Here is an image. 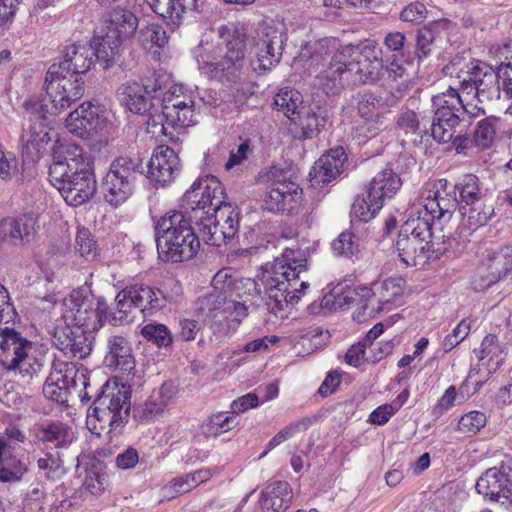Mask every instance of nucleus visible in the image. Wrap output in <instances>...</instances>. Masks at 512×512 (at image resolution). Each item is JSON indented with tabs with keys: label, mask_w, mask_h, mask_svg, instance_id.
<instances>
[{
	"label": "nucleus",
	"mask_w": 512,
	"mask_h": 512,
	"mask_svg": "<svg viewBox=\"0 0 512 512\" xmlns=\"http://www.w3.org/2000/svg\"><path fill=\"white\" fill-rule=\"evenodd\" d=\"M48 176L50 183L70 206L84 204L97 191L91 160L83 148L73 143L53 148Z\"/></svg>",
	"instance_id": "1"
},
{
	"label": "nucleus",
	"mask_w": 512,
	"mask_h": 512,
	"mask_svg": "<svg viewBox=\"0 0 512 512\" xmlns=\"http://www.w3.org/2000/svg\"><path fill=\"white\" fill-rule=\"evenodd\" d=\"M218 36L220 42L217 46L201 42L194 50L198 66L205 72L207 67H213L215 76L235 81L245 67L248 47L253 42L239 23L228 22L221 25Z\"/></svg>",
	"instance_id": "2"
},
{
	"label": "nucleus",
	"mask_w": 512,
	"mask_h": 512,
	"mask_svg": "<svg viewBox=\"0 0 512 512\" xmlns=\"http://www.w3.org/2000/svg\"><path fill=\"white\" fill-rule=\"evenodd\" d=\"M306 272L307 259L300 249L287 248L274 260L265 279V305L270 313L282 318L285 307L299 301L302 291L309 287V283L301 279V274Z\"/></svg>",
	"instance_id": "3"
},
{
	"label": "nucleus",
	"mask_w": 512,
	"mask_h": 512,
	"mask_svg": "<svg viewBox=\"0 0 512 512\" xmlns=\"http://www.w3.org/2000/svg\"><path fill=\"white\" fill-rule=\"evenodd\" d=\"M187 211H169L154 220V237L159 258L164 262L182 263L199 252L200 239Z\"/></svg>",
	"instance_id": "4"
},
{
	"label": "nucleus",
	"mask_w": 512,
	"mask_h": 512,
	"mask_svg": "<svg viewBox=\"0 0 512 512\" xmlns=\"http://www.w3.org/2000/svg\"><path fill=\"white\" fill-rule=\"evenodd\" d=\"M131 393L124 385L106 382L96 395L89 417L95 418L101 429L111 436L121 434L128 423Z\"/></svg>",
	"instance_id": "5"
},
{
	"label": "nucleus",
	"mask_w": 512,
	"mask_h": 512,
	"mask_svg": "<svg viewBox=\"0 0 512 512\" xmlns=\"http://www.w3.org/2000/svg\"><path fill=\"white\" fill-rule=\"evenodd\" d=\"M402 290L403 279L390 277L373 283L372 287L359 285L349 288L343 292V301L339 299L338 303L340 306L356 305L357 310L353 313V318L358 322H364L382 310L381 305L388 304L399 297Z\"/></svg>",
	"instance_id": "6"
},
{
	"label": "nucleus",
	"mask_w": 512,
	"mask_h": 512,
	"mask_svg": "<svg viewBox=\"0 0 512 512\" xmlns=\"http://www.w3.org/2000/svg\"><path fill=\"white\" fill-rule=\"evenodd\" d=\"M196 123L194 101L184 95L182 87L175 86L167 91L161 100V112L150 113L147 124L153 134L161 133L173 137L178 129L189 127Z\"/></svg>",
	"instance_id": "7"
},
{
	"label": "nucleus",
	"mask_w": 512,
	"mask_h": 512,
	"mask_svg": "<svg viewBox=\"0 0 512 512\" xmlns=\"http://www.w3.org/2000/svg\"><path fill=\"white\" fill-rule=\"evenodd\" d=\"M460 213L467 217L470 229L486 225L495 214L494 200L483 188V183L474 174H465L454 184Z\"/></svg>",
	"instance_id": "8"
},
{
	"label": "nucleus",
	"mask_w": 512,
	"mask_h": 512,
	"mask_svg": "<svg viewBox=\"0 0 512 512\" xmlns=\"http://www.w3.org/2000/svg\"><path fill=\"white\" fill-rule=\"evenodd\" d=\"M138 24L137 16L121 5L108 12L103 27L94 35V42L102 45L101 57L115 59L122 45L134 36Z\"/></svg>",
	"instance_id": "9"
},
{
	"label": "nucleus",
	"mask_w": 512,
	"mask_h": 512,
	"mask_svg": "<svg viewBox=\"0 0 512 512\" xmlns=\"http://www.w3.org/2000/svg\"><path fill=\"white\" fill-rule=\"evenodd\" d=\"M24 106L28 118L22 125L19 141L23 157L35 165L50 142L48 125L45 122L50 110L43 101L28 100Z\"/></svg>",
	"instance_id": "10"
},
{
	"label": "nucleus",
	"mask_w": 512,
	"mask_h": 512,
	"mask_svg": "<svg viewBox=\"0 0 512 512\" xmlns=\"http://www.w3.org/2000/svg\"><path fill=\"white\" fill-rule=\"evenodd\" d=\"M311 65L319 70L316 81L320 89L326 94H338L349 80L350 69L343 53H331L325 46V41L314 44L310 56Z\"/></svg>",
	"instance_id": "11"
},
{
	"label": "nucleus",
	"mask_w": 512,
	"mask_h": 512,
	"mask_svg": "<svg viewBox=\"0 0 512 512\" xmlns=\"http://www.w3.org/2000/svg\"><path fill=\"white\" fill-rule=\"evenodd\" d=\"M60 69H62L61 66H50L45 75L46 96L40 101L48 104L50 115L67 109L81 99L85 92L83 79L71 77Z\"/></svg>",
	"instance_id": "12"
},
{
	"label": "nucleus",
	"mask_w": 512,
	"mask_h": 512,
	"mask_svg": "<svg viewBox=\"0 0 512 512\" xmlns=\"http://www.w3.org/2000/svg\"><path fill=\"white\" fill-rule=\"evenodd\" d=\"M66 318L72 325L85 328L95 333L104 323L112 319L115 313H109V306L103 297L95 298L92 294L73 292L65 299Z\"/></svg>",
	"instance_id": "13"
},
{
	"label": "nucleus",
	"mask_w": 512,
	"mask_h": 512,
	"mask_svg": "<svg viewBox=\"0 0 512 512\" xmlns=\"http://www.w3.org/2000/svg\"><path fill=\"white\" fill-rule=\"evenodd\" d=\"M165 305L166 298L162 290L145 284L128 285L115 297V309L119 316L113 315L110 322L115 325L118 320L125 319L133 308L139 309L146 317Z\"/></svg>",
	"instance_id": "14"
},
{
	"label": "nucleus",
	"mask_w": 512,
	"mask_h": 512,
	"mask_svg": "<svg viewBox=\"0 0 512 512\" xmlns=\"http://www.w3.org/2000/svg\"><path fill=\"white\" fill-rule=\"evenodd\" d=\"M187 202L191 205L192 220L201 216H214L220 210L231 206L225 201V192L220 182L214 177L196 180L191 188L185 193Z\"/></svg>",
	"instance_id": "15"
},
{
	"label": "nucleus",
	"mask_w": 512,
	"mask_h": 512,
	"mask_svg": "<svg viewBox=\"0 0 512 512\" xmlns=\"http://www.w3.org/2000/svg\"><path fill=\"white\" fill-rule=\"evenodd\" d=\"M459 79V90L472 95L479 103H490L500 98V76L485 63H476Z\"/></svg>",
	"instance_id": "16"
},
{
	"label": "nucleus",
	"mask_w": 512,
	"mask_h": 512,
	"mask_svg": "<svg viewBox=\"0 0 512 512\" xmlns=\"http://www.w3.org/2000/svg\"><path fill=\"white\" fill-rule=\"evenodd\" d=\"M203 241L212 246L220 247L234 240L239 229V212L232 206L214 216H201L194 221Z\"/></svg>",
	"instance_id": "17"
},
{
	"label": "nucleus",
	"mask_w": 512,
	"mask_h": 512,
	"mask_svg": "<svg viewBox=\"0 0 512 512\" xmlns=\"http://www.w3.org/2000/svg\"><path fill=\"white\" fill-rule=\"evenodd\" d=\"M477 492L491 502L512 506V459L485 470L478 478Z\"/></svg>",
	"instance_id": "18"
},
{
	"label": "nucleus",
	"mask_w": 512,
	"mask_h": 512,
	"mask_svg": "<svg viewBox=\"0 0 512 512\" xmlns=\"http://www.w3.org/2000/svg\"><path fill=\"white\" fill-rule=\"evenodd\" d=\"M512 268V248L509 246L499 249H485L480 264L473 278L475 290H485L498 282Z\"/></svg>",
	"instance_id": "19"
},
{
	"label": "nucleus",
	"mask_w": 512,
	"mask_h": 512,
	"mask_svg": "<svg viewBox=\"0 0 512 512\" xmlns=\"http://www.w3.org/2000/svg\"><path fill=\"white\" fill-rule=\"evenodd\" d=\"M287 40L285 33L276 28H265L252 39L256 59L251 61V68L257 74L270 71L281 60L283 45Z\"/></svg>",
	"instance_id": "20"
},
{
	"label": "nucleus",
	"mask_w": 512,
	"mask_h": 512,
	"mask_svg": "<svg viewBox=\"0 0 512 512\" xmlns=\"http://www.w3.org/2000/svg\"><path fill=\"white\" fill-rule=\"evenodd\" d=\"M1 363L8 371H19L23 376H31V364L27 362L32 343L23 338L14 328L0 329Z\"/></svg>",
	"instance_id": "21"
},
{
	"label": "nucleus",
	"mask_w": 512,
	"mask_h": 512,
	"mask_svg": "<svg viewBox=\"0 0 512 512\" xmlns=\"http://www.w3.org/2000/svg\"><path fill=\"white\" fill-rule=\"evenodd\" d=\"M93 44L94 46L87 44H72L67 46L63 61L54 63L51 66H61L63 72L78 79H83V75L94 65L95 58L105 64L104 68L109 67L114 61V58L101 57L100 49H102V45L94 41Z\"/></svg>",
	"instance_id": "22"
},
{
	"label": "nucleus",
	"mask_w": 512,
	"mask_h": 512,
	"mask_svg": "<svg viewBox=\"0 0 512 512\" xmlns=\"http://www.w3.org/2000/svg\"><path fill=\"white\" fill-rule=\"evenodd\" d=\"M347 154L341 146L331 148L311 167L309 182L313 188H324L339 178L347 166Z\"/></svg>",
	"instance_id": "23"
},
{
	"label": "nucleus",
	"mask_w": 512,
	"mask_h": 512,
	"mask_svg": "<svg viewBox=\"0 0 512 512\" xmlns=\"http://www.w3.org/2000/svg\"><path fill=\"white\" fill-rule=\"evenodd\" d=\"M94 332L74 325L59 326L53 335L54 345L65 355L86 358L92 351Z\"/></svg>",
	"instance_id": "24"
},
{
	"label": "nucleus",
	"mask_w": 512,
	"mask_h": 512,
	"mask_svg": "<svg viewBox=\"0 0 512 512\" xmlns=\"http://www.w3.org/2000/svg\"><path fill=\"white\" fill-rule=\"evenodd\" d=\"M147 177L155 187L171 183L180 170V160L175 151L168 146H159L153 153L148 165Z\"/></svg>",
	"instance_id": "25"
},
{
	"label": "nucleus",
	"mask_w": 512,
	"mask_h": 512,
	"mask_svg": "<svg viewBox=\"0 0 512 512\" xmlns=\"http://www.w3.org/2000/svg\"><path fill=\"white\" fill-rule=\"evenodd\" d=\"M300 193L294 183H272L263 199V209L272 213L291 214L298 206Z\"/></svg>",
	"instance_id": "26"
},
{
	"label": "nucleus",
	"mask_w": 512,
	"mask_h": 512,
	"mask_svg": "<svg viewBox=\"0 0 512 512\" xmlns=\"http://www.w3.org/2000/svg\"><path fill=\"white\" fill-rule=\"evenodd\" d=\"M437 220L443 218L450 219L452 214L458 209L460 211V202L453 184L448 183L446 179H440L437 189L433 195L429 194L423 205Z\"/></svg>",
	"instance_id": "27"
},
{
	"label": "nucleus",
	"mask_w": 512,
	"mask_h": 512,
	"mask_svg": "<svg viewBox=\"0 0 512 512\" xmlns=\"http://www.w3.org/2000/svg\"><path fill=\"white\" fill-rule=\"evenodd\" d=\"M99 127V107L91 102H83L66 118L68 131L81 139L90 138Z\"/></svg>",
	"instance_id": "28"
},
{
	"label": "nucleus",
	"mask_w": 512,
	"mask_h": 512,
	"mask_svg": "<svg viewBox=\"0 0 512 512\" xmlns=\"http://www.w3.org/2000/svg\"><path fill=\"white\" fill-rule=\"evenodd\" d=\"M148 88L147 84L127 81L118 87L116 95L121 105L130 112L140 115L147 112L150 114L153 103L149 97L150 90Z\"/></svg>",
	"instance_id": "29"
},
{
	"label": "nucleus",
	"mask_w": 512,
	"mask_h": 512,
	"mask_svg": "<svg viewBox=\"0 0 512 512\" xmlns=\"http://www.w3.org/2000/svg\"><path fill=\"white\" fill-rule=\"evenodd\" d=\"M329 119L328 110L319 105H304L296 116L290 117L298 128V138L302 140L316 137L324 128Z\"/></svg>",
	"instance_id": "30"
},
{
	"label": "nucleus",
	"mask_w": 512,
	"mask_h": 512,
	"mask_svg": "<svg viewBox=\"0 0 512 512\" xmlns=\"http://www.w3.org/2000/svg\"><path fill=\"white\" fill-rule=\"evenodd\" d=\"M293 500V492L286 481H273L260 492L259 503L263 512H286Z\"/></svg>",
	"instance_id": "31"
},
{
	"label": "nucleus",
	"mask_w": 512,
	"mask_h": 512,
	"mask_svg": "<svg viewBox=\"0 0 512 512\" xmlns=\"http://www.w3.org/2000/svg\"><path fill=\"white\" fill-rule=\"evenodd\" d=\"M396 248L401 261L409 267L425 264L434 252L430 242L409 235L403 236L401 232L398 234Z\"/></svg>",
	"instance_id": "32"
},
{
	"label": "nucleus",
	"mask_w": 512,
	"mask_h": 512,
	"mask_svg": "<svg viewBox=\"0 0 512 512\" xmlns=\"http://www.w3.org/2000/svg\"><path fill=\"white\" fill-rule=\"evenodd\" d=\"M34 233L35 219L31 215L9 217L0 222V240L15 246L30 242Z\"/></svg>",
	"instance_id": "33"
},
{
	"label": "nucleus",
	"mask_w": 512,
	"mask_h": 512,
	"mask_svg": "<svg viewBox=\"0 0 512 512\" xmlns=\"http://www.w3.org/2000/svg\"><path fill=\"white\" fill-rule=\"evenodd\" d=\"M350 74H356L360 83L373 84L380 80L383 74V60L374 50L367 47L352 61L348 62Z\"/></svg>",
	"instance_id": "34"
},
{
	"label": "nucleus",
	"mask_w": 512,
	"mask_h": 512,
	"mask_svg": "<svg viewBox=\"0 0 512 512\" xmlns=\"http://www.w3.org/2000/svg\"><path fill=\"white\" fill-rule=\"evenodd\" d=\"M461 113H434L431 124V136L441 144L449 143L454 134L461 133L463 128L470 127L469 119Z\"/></svg>",
	"instance_id": "35"
},
{
	"label": "nucleus",
	"mask_w": 512,
	"mask_h": 512,
	"mask_svg": "<svg viewBox=\"0 0 512 512\" xmlns=\"http://www.w3.org/2000/svg\"><path fill=\"white\" fill-rule=\"evenodd\" d=\"M106 355L104 363L107 367L130 372L135 365L132 349L126 338L120 335H111L107 338Z\"/></svg>",
	"instance_id": "36"
},
{
	"label": "nucleus",
	"mask_w": 512,
	"mask_h": 512,
	"mask_svg": "<svg viewBox=\"0 0 512 512\" xmlns=\"http://www.w3.org/2000/svg\"><path fill=\"white\" fill-rule=\"evenodd\" d=\"M402 181L400 176L390 167L384 168L372 178L367 188L368 197L375 199L376 207L382 208L385 199L392 198L400 189Z\"/></svg>",
	"instance_id": "37"
},
{
	"label": "nucleus",
	"mask_w": 512,
	"mask_h": 512,
	"mask_svg": "<svg viewBox=\"0 0 512 512\" xmlns=\"http://www.w3.org/2000/svg\"><path fill=\"white\" fill-rule=\"evenodd\" d=\"M37 175L35 165L29 160H23L21 170H19V161L11 152L0 150V178L4 181L11 180L15 177L16 182L20 185L33 184Z\"/></svg>",
	"instance_id": "38"
},
{
	"label": "nucleus",
	"mask_w": 512,
	"mask_h": 512,
	"mask_svg": "<svg viewBox=\"0 0 512 512\" xmlns=\"http://www.w3.org/2000/svg\"><path fill=\"white\" fill-rule=\"evenodd\" d=\"M28 471V464L14 456L11 446L4 438H0V481L19 482Z\"/></svg>",
	"instance_id": "39"
},
{
	"label": "nucleus",
	"mask_w": 512,
	"mask_h": 512,
	"mask_svg": "<svg viewBox=\"0 0 512 512\" xmlns=\"http://www.w3.org/2000/svg\"><path fill=\"white\" fill-rule=\"evenodd\" d=\"M506 356L507 352L496 335L488 334L483 338L477 357L487 368V378L504 364Z\"/></svg>",
	"instance_id": "40"
},
{
	"label": "nucleus",
	"mask_w": 512,
	"mask_h": 512,
	"mask_svg": "<svg viewBox=\"0 0 512 512\" xmlns=\"http://www.w3.org/2000/svg\"><path fill=\"white\" fill-rule=\"evenodd\" d=\"M35 438L44 443L52 444L56 449H68L72 444L73 435L70 429L61 422H47L35 427Z\"/></svg>",
	"instance_id": "41"
},
{
	"label": "nucleus",
	"mask_w": 512,
	"mask_h": 512,
	"mask_svg": "<svg viewBox=\"0 0 512 512\" xmlns=\"http://www.w3.org/2000/svg\"><path fill=\"white\" fill-rule=\"evenodd\" d=\"M435 220L437 218L423 206V209L419 210L417 215H412L405 221L399 232L403 236L409 235L431 243L432 226Z\"/></svg>",
	"instance_id": "42"
},
{
	"label": "nucleus",
	"mask_w": 512,
	"mask_h": 512,
	"mask_svg": "<svg viewBox=\"0 0 512 512\" xmlns=\"http://www.w3.org/2000/svg\"><path fill=\"white\" fill-rule=\"evenodd\" d=\"M134 187L131 183L118 179L114 174L108 172L100 186L104 200L114 207L126 202L133 194Z\"/></svg>",
	"instance_id": "43"
},
{
	"label": "nucleus",
	"mask_w": 512,
	"mask_h": 512,
	"mask_svg": "<svg viewBox=\"0 0 512 512\" xmlns=\"http://www.w3.org/2000/svg\"><path fill=\"white\" fill-rule=\"evenodd\" d=\"M331 250L336 257L355 261L361 256L363 245L359 236L351 231H344L331 242Z\"/></svg>",
	"instance_id": "44"
},
{
	"label": "nucleus",
	"mask_w": 512,
	"mask_h": 512,
	"mask_svg": "<svg viewBox=\"0 0 512 512\" xmlns=\"http://www.w3.org/2000/svg\"><path fill=\"white\" fill-rule=\"evenodd\" d=\"M143 172L142 161L139 157L120 156L114 159L108 173L114 174L135 186L136 178Z\"/></svg>",
	"instance_id": "45"
},
{
	"label": "nucleus",
	"mask_w": 512,
	"mask_h": 512,
	"mask_svg": "<svg viewBox=\"0 0 512 512\" xmlns=\"http://www.w3.org/2000/svg\"><path fill=\"white\" fill-rule=\"evenodd\" d=\"M138 41L145 50L159 55V49L168 43V36L162 26L152 23L141 27Z\"/></svg>",
	"instance_id": "46"
},
{
	"label": "nucleus",
	"mask_w": 512,
	"mask_h": 512,
	"mask_svg": "<svg viewBox=\"0 0 512 512\" xmlns=\"http://www.w3.org/2000/svg\"><path fill=\"white\" fill-rule=\"evenodd\" d=\"M396 124L398 130L403 132L413 145L422 143L426 130L420 127L418 116L413 110L408 109L400 113Z\"/></svg>",
	"instance_id": "47"
},
{
	"label": "nucleus",
	"mask_w": 512,
	"mask_h": 512,
	"mask_svg": "<svg viewBox=\"0 0 512 512\" xmlns=\"http://www.w3.org/2000/svg\"><path fill=\"white\" fill-rule=\"evenodd\" d=\"M227 303L226 295L215 288L198 298L197 311L203 317H214L219 311L226 309Z\"/></svg>",
	"instance_id": "48"
},
{
	"label": "nucleus",
	"mask_w": 512,
	"mask_h": 512,
	"mask_svg": "<svg viewBox=\"0 0 512 512\" xmlns=\"http://www.w3.org/2000/svg\"><path fill=\"white\" fill-rule=\"evenodd\" d=\"M274 106L282 111L289 119L292 116H296L304 106L302 95L291 89H281L275 96Z\"/></svg>",
	"instance_id": "49"
},
{
	"label": "nucleus",
	"mask_w": 512,
	"mask_h": 512,
	"mask_svg": "<svg viewBox=\"0 0 512 512\" xmlns=\"http://www.w3.org/2000/svg\"><path fill=\"white\" fill-rule=\"evenodd\" d=\"M141 335L158 348H169L173 344V336L170 329L157 322H150L141 328Z\"/></svg>",
	"instance_id": "50"
},
{
	"label": "nucleus",
	"mask_w": 512,
	"mask_h": 512,
	"mask_svg": "<svg viewBox=\"0 0 512 512\" xmlns=\"http://www.w3.org/2000/svg\"><path fill=\"white\" fill-rule=\"evenodd\" d=\"M384 47L393 54L399 55L407 65L414 61L413 53L409 50L406 36L399 31L389 32L383 40Z\"/></svg>",
	"instance_id": "51"
},
{
	"label": "nucleus",
	"mask_w": 512,
	"mask_h": 512,
	"mask_svg": "<svg viewBox=\"0 0 512 512\" xmlns=\"http://www.w3.org/2000/svg\"><path fill=\"white\" fill-rule=\"evenodd\" d=\"M106 475L102 473V464L92 461L90 468L86 470L83 489L92 495H99L104 491Z\"/></svg>",
	"instance_id": "52"
},
{
	"label": "nucleus",
	"mask_w": 512,
	"mask_h": 512,
	"mask_svg": "<svg viewBox=\"0 0 512 512\" xmlns=\"http://www.w3.org/2000/svg\"><path fill=\"white\" fill-rule=\"evenodd\" d=\"M487 423L485 413L480 411H470L460 417L456 430L465 435H475Z\"/></svg>",
	"instance_id": "53"
},
{
	"label": "nucleus",
	"mask_w": 512,
	"mask_h": 512,
	"mask_svg": "<svg viewBox=\"0 0 512 512\" xmlns=\"http://www.w3.org/2000/svg\"><path fill=\"white\" fill-rule=\"evenodd\" d=\"M43 394L46 398L59 404L67 403L69 401L68 396L70 395L68 388L61 384L58 373L52 372H50L43 385Z\"/></svg>",
	"instance_id": "54"
},
{
	"label": "nucleus",
	"mask_w": 512,
	"mask_h": 512,
	"mask_svg": "<svg viewBox=\"0 0 512 512\" xmlns=\"http://www.w3.org/2000/svg\"><path fill=\"white\" fill-rule=\"evenodd\" d=\"M415 40V51L412 52L414 59L421 61L430 56L435 42L434 30L430 26H423L417 31Z\"/></svg>",
	"instance_id": "55"
},
{
	"label": "nucleus",
	"mask_w": 512,
	"mask_h": 512,
	"mask_svg": "<svg viewBox=\"0 0 512 512\" xmlns=\"http://www.w3.org/2000/svg\"><path fill=\"white\" fill-rule=\"evenodd\" d=\"M64 453L57 450L55 453L47 452L44 457L37 460V466L40 470L46 472L47 478L60 477L63 473Z\"/></svg>",
	"instance_id": "56"
},
{
	"label": "nucleus",
	"mask_w": 512,
	"mask_h": 512,
	"mask_svg": "<svg viewBox=\"0 0 512 512\" xmlns=\"http://www.w3.org/2000/svg\"><path fill=\"white\" fill-rule=\"evenodd\" d=\"M376 200L372 197L358 196L351 207V217L361 222H368L381 209L376 207Z\"/></svg>",
	"instance_id": "57"
},
{
	"label": "nucleus",
	"mask_w": 512,
	"mask_h": 512,
	"mask_svg": "<svg viewBox=\"0 0 512 512\" xmlns=\"http://www.w3.org/2000/svg\"><path fill=\"white\" fill-rule=\"evenodd\" d=\"M495 122L494 117H487L478 122L473 134L477 146L486 148L492 144L496 136Z\"/></svg>",
	"instance_id": "58"
},
{
	"label": "nucleus",
	"mask_w": 512,
	"mask_h": 512,
	"mask_svg": "<svg viewBox=\"0 0 512 512\" xmlns=\"http://www.w3.org/2000/svg\"><path fill=\"white\" fill-rule=\"evenodd\" d=\"M432 107L434 113H461L465 114L468 111V105L463 103L462 97L447 98V96L438 94L432 97Z\"/></svg>",
	"instance_id": "59"
},
{
	"label": "nucleus",
	"mask_w": 512,
	"mask_h": 512,
	"mask_svg": "<svg viewBox=\"0 0 512 512\" xmlns=\"http://www.w3.org/2000/svg\"><path fill=\"white\" fill-rule=\"evenodd\" d=\"M236 417L225 413L212 415L203 425V431L207 436H217L229 431L235 424Z\"/></svg>",
	"instance_id": "60"
},
{
	"label": "nucleus",
	"mask_w": 512,
	"mask_h": 512,
	"mask_svg": "<svg viewBox=\"0 0 512 512\" xmlns=\"http://www.w3.org/2000/svg\"><path fill=\"white\" fill-rule=\"evenodd\" d=\"M311 418H303L301 420L292 422L288 426L281 429L268 443V449H274L282 442L291 438L296 432L306 431L312 424Z\"/></svg>",
	"instance_id": "61"
},
{
	"label": "nucleus",
	"mask_w": 512,
	"mask_h": 512,
	"mask_svg": "<svg viewBox=\"0 0 512 512\" xmlns=\"http://www.w3.org/2000/svg\"><path fill=\"white\" fill-rule=\"evenodd\" d=\"M383 71L393 81L403 80L409 76L403 59L397 54H390L382 58Z\"/></svg>",
	"instance_id": "62"
},
{
	"label": "nucleus",
	"mask_w": 512,
	"mask_h": 512,
	"mask_svg": "<svg viewBox=\"0 0 512 512\" xmlns=\"http://www.w3.org/2000/svg\"><path fill=\"white\" fill-rule=\"evenodd\" d=\"M472 320L462 319L452 332L445 336L442 347L445 352L451 351L460 344L469 334Z\"/></svg>",
	"instance_id": "63"
},
{
	"label": "nucleus",
	"mask_w": 512,
	"mask_h": 512,
	"mask_svg": "<svg viewBox=\"0 0 512 512\" xmlns=\"http://www.w3.org/2000/svg\"><path fill=\"white\" fill-rule=\"evenodd\" d=\"M382 108V96L372 92H364L358 95L357 109L360 117L375 115L376 110Z\"/></svg>",
	"instance_id": "64"
}]
</instances>
